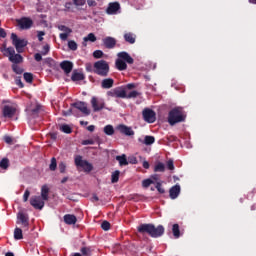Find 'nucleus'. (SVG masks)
I'll use <instances>...</instances> for the list:
<instances>
[{
	"instance_id": "obj_1",
	"label": "nucleus",
	"mask_w": 256,
	"mask_h": 256,
	"mask_svg": "<svg viewBox=\"0 0 256 256\" xmlns=\"http://www.w3.org/2000/svg\"><path fill=\"white\" fill-rule=\"evenodd\" d=\"M186 119L187 112H185V109H183V107H174L168 113V123L169 125H171V127L177 125V123H184Z\"/></svg>"
},
{
	"instance_id": "obj_2",
	"label": "nucleus",
	"mask_w": 256,
	"mask_h": 256,
	"mask_svg": "<svg viewBox=\"0 0 256 256\" xmlns=\"http://www.w3.org/2000/svg\"><path fill=\"white\" fill-rule=\"evenodd\" d=\"M117 57L118 59L116 60L115 65L118 71H126L127 63L128 65H133V63H135L133 57H131V55L125 51L119 52Z\"/></svg>"
},
{
	"instance_id": "obj_3",
	"label": "nucleus",
	"mask_w": 256,
	"mask_h": 256,
	"mask_svg": "<svg viewBox=\"0 0 256 256\" xmlns=\"http://www.w3.org/2000/svg\"><path fill=\"white\" fill-rule=\"evenodd\" d=\"M109 62L105 60H98L93 65V73L99 75V77H108L109 76Z\"/></svg>"
},
{
	"instance_id": "obj_4",
	"label": "nucleus",
	"mask_w": 256,
	"mask_h": 256,
	"mask_svg": "<svg viewBox=\"0 0 256 256\" xmlns=\"http://www.w3.org/2000/svg\"><path fill=\"white\" fill-rule=\"evenodd\" d=\"M106 95L116 99H125L127 97V90H125V86H119L107 91Z\"/></svg>"
},
{
	"instance_id": "obj_5",
	"label": "nucleus",
	"mask_w": 256,
	"mask_h": 256,
	"mask_svg": "<svg viewBox=\"0 0 256 256\" xmlns=\"http://www.w3.org/2000/svg\"><path fill=\"white\" fill-rule=\"evenodd\" d=\"M11 39H12V45H14L17 53H23L25 47H27V43H28L27 40L20 39L15 33L11 34Z\"/></svg>"
},
{
	"instance_id": "obj_6",
	"label": "nucleus",
	"mask_w": 256,
	"mask_h": 256,
	"mask_svg": "<svg viewBox=\"0 0 256 256\" xmlns=\"http://www.w3.org/2000/svg\"><path fill=\"white\" fill-rule=\"evenodd\" d=\"M74 163L76 167L84 169L85 173H91V171H93V164L89 163L87 160H83V156L81 155H77L74 158Z\"/></svg>"
},
{
	"instance_id": "obj_7",
	"label": "nucleus",
	"mask_w": 256,
	"mask_h": 256,
	"mask_svg": "<svg viewBox=\"0 0 256 256\" xmlns=\"http://www.w3.org/2000/svg\"><path fill=\"white\" fill-rule=\"evenodd\" d=\"M17 113V107L13 105H4L2 108V115L5 119H13Z\"/></svg>"
},
{
	"instance_id": "obj_8",
	"label": "nucleus",
	"mask_w": 256,
	"mask_h": 256,
	"mask_svg": "<svg viewBox=\"0 0 256 256\" xmlns=\"http://www.w3.org/2000/svg\"><path fill=\"white\" fill-rule=\"evenodd\" d=\"M8 57L11 63L17 65L18 63H23V56L21 54H15V48L8 47Z\"/></svg>"
},
{
	"instance_id": "obj_9",
	"label": "nucleus",
	"mask_w": 256,
	"mask_h": 256,
	"mask_svg": "<svg viewBox=\"0 0 256 256\" xmlns=\"http://www.w3.org/2000/svg\"><path fill=\"white\" fill-rule=\"evenodd\" d=\"M143 119L146 121V123H155L157 117L155 114V111L149 108H145L142 112Z\"/></svg>"
},
{
	"instance_id": "obj_10",
	"label": "nucleus",
	"mask_w": 256,
	"mask_h": 256,
	"mask_svg": "<svg viewBox=\"0 0 256 256\" xmlns=\"http://www.w3.org/2000/svg\"><path fill=\"white\" fill-rule=\"evenodd\" d=\"M30 205L34 207V209L41 211V209L45 207V200L41 199V196H32L30 198Z\"/></svg>"
},
{
	"instance_id": "obj_11",
	"label": "nucleus",
	"mask_w": 256,
	"mask_h": 256,
	"mask_svg": "<svg viewBox=\"0 0 256 256\" xmlns=\"http://www.w3.org/2000/svg\"><path fill=\"white\" fill-rule=\"evenodd\" d=\"M17 223H20V225H22L24 231H29V215L20 212L17 215Z\"/></svg>"
},
{
	"instance_id": "obj_12",
	"label": "nucleus",
	"mask_w": 256,
	"mask_h": 256,
	"mask_svg": "<svg viewBox=\"0 0 256 256\" xmlns=\"http://www.w3.org/2000/svg\"><path fill=\"white\" fill-rule=\"evenodd\" d=\"M71 107H74V109H78L83 115H90L91 111H89V108L87 107V103L83 101L74 102L71 104Z\"/></svg>"
},
{
	"instance_id": "obj_13",
	"label": "nucleus",
	"mask_w": 256,
	"mask_h": 256,
	"mask_svg": "<svg viewBox=\"0 0 256 256\" xmlns=\"http://www.w3.org/2000/svg\"><path fill=\"white\" fill-rule=\"evenodd\" d=\"M16 21L20 29H31L33 27V20L31 18L22 17Z\"/></svg>"
},
{
	"instance_id": "obj_14",
	"label": "nucleus",
	"mask_w": 256,
	"mask_h": 256,
	"mask_svg": "<svg viewBox=\"0 0 256 256\" xmlns=\"http://www.w3.org/2000/svg\"><path fill=\"white\" fill-rule=\"evenodd\" d=\"M164 234L165 227H163V225H158L157 227H155L152 224V233L150 234V237H152L153 239H157L159 237H163Z\"/></svg>"
},
{
	"instance_id": "obj_15",
	"label": "nucleus",
	"mask_w": 256,
	"mask_h": 256,
	"mask_svg": "<svg viewBox=\"0 0 256 256\" xmlns=\"http://www.w3.org/2000/svg\"><path fill=\"white\" fill-rule=\"evenodd\" d=\"M43 111V106L41 104H35V106L29 110V114L33 119H37V117L43 115Z\"/></svg>"
},
{
	"instance_id": "obj_16",
	"label": "nucleus",
	"mask_w": 256,
	"mask_h": 256,
	"mask_svg": "<svg viewBox=\"0 0 256 256\" xmlns=\"http://www.w3.org/2000/svg\"><path fill=\"white\" fill-rule=\"evenodd\" d=\"M153 224H140L137 227L138 233L141 235H149L151 237Z\"/></svg>"
},
{
	"instance_id": "obj_17",
	"label": "nucleus",
	"mask_w": 256,
	"mask_h": 256,
	"mask_svg": "<svg viewBox=\"0 0 256 256\" xmlns=\"http://www.w3.org/2000/svg\"><path fill=\"white\" fill-rule=\"evenodd\" d=\"M60 68L63 69L66 75H69L73 71V62L64 60L60 63Z\"/></svg>"
},
{
	"instance_id": "obj_18",
	"label": "nucleus",
	"mask_w": 256,
	"mask_h": 256,
	"mask_svg": "<svg viewBox=\"0 0 256 256\" xmlns=\"http://www.w3.org/2000/svg\"><path fill=\"white\" fill-rule=\"evenodd\" d=\"M102 41L106 49H114L115 45H117V40L111 36H107Z\"/></svg>"
},
{
	"instance_id": "obj_19",
	"label": "nucleus",
	"mask_w": 256,
	"mask_h": 256,
	"mask_svg": "<svg viewBox=\"0 0 256 256\" xmlns=\"http://www.w3.org/2000/svg\"><path fill=\"white\" fill-rule=\"evenodd\" d=\"M91 105H92V108L95 112L101 111L102 109L105 108V103L104 102H98L96 97H93L91 99Z\"/></svg>"
},
{
	"instance_id": "obj_20",
	"label": "nucleus",
	"mask_w": 256,
	"mask_h": 256,
	"mask_svg": "<svg viewBox=\"0 0 256 256\" xmlns=\"http://www.w3.org/2000/svg\"><path fill=\"white\" fill-rule=\"evenodd\" d=\"M170 198L177 199L179 197V193H181V186L179 184L174 185L169 190Z\"/></svg>"
},
{
	"instance_id": "obj_21",
	"label": "nucleus",
	"mask_w": 256,
	"mask_h": 256,
	"mask_svg": "<svg viewBox=\"0 0 256 256\" xmlns=\"http://www.w3.org/2000/svg\"><path fill=\"white\" fill-rule=\"evenodd\" d=\"M119 9H121V6L119 5L118 2H113V3H110L107 10H106V13L108 15H114V13H116Z\"/></svg>"
},
{
	"instance_id": "obj_22",
	"label": "nucleus",
	"mask_w": 256,
	"mask_h": 256,
	"mask_svg": "<svg viewBox=\"0 0 256 256\" xmlns=\"http://www.w3.org/2000/svg\"><path fill=\"white\" fill-rule=\"evenodd\" d=\"M115 85V80L113 78H105L101 81V88L102 89H111Z\"/></svg>"
},
{
	"instance_id": "obj_23",
	"label": "nucleus",
	"mask_w": 256,
	"mask_h": 256,
	"mask_svg": "<svg viewBox=\"0 0 256 256\" xmlns=\"http://www.w3.org/2000/svg\"><path fill=\"white\" fill-rule=\"evenodd\" d=\"M119 131H120V133H123V135H127L128 137L135 135V131H133V129L131 127H128L125 125H120Z\"/></svg>"
},
{
	"instance_id": "obj_24",
	"label": "nucleus",
	"mask_w": 256,
	"mask_h": 256,
	"mask_svg": "<svg viewBox=\"0 0 256 256\" xmlns=\"http://www.w3.org/2000/svg\"><path fill=\"white\" fill-rule=\"evenodd\" d=\"M64 223H66V225H75V223H77V216L73 214L64 215Z\"/></svg>"
},
{
	"instance_id": "obj_25",
	"label": "nucleus",
	"mask_w": 256,
	"mask_h": 256,
	"mask_svg": "<svg viewBox=\"0 0 256 256\" xmlns=\"http://www.w3.org/2000/svg\"><path fill=\"white\" fill-rule=\"evenodd\" d=\"M139 143H142L143 145H153L155 143V138L153 136H145L144 140L139 138L138 139Z\"/></svg>"
},
{
	"instance_id": "obj_26",
	"label": "nucleus",
	"mask_w": 256,
	"mask_h": 256,
	"mask_svg": "<svg viewBox=\"0 0 256 256\" xmlns=\"http://www.w3.org/2000/svg\"><path fill=\"white\" fill-rule=\"evenodd\" d=\"M87 41H90L91 43H95V41H97V36H95L94 33H89L87 35V37H84L83 38V43H82V45L84 47H87Z\"/></svg>"
},
{
	"instance_id": "obj_27",
	"label": "nucleus",
	"mask_w": 256,
	"mask_h": 256,
	"mask_svg": "<svg viewBox=\"0 0 256 256\" xmlns=\"http://www.w3.org/2000/svg\"><path fill=\"white\" fill-rule=\"evenodd\" d=\"M40 197L43 201H49V187L47 185L42 186Z\"/></svg>"
},
{
	"instance_id": "obj_28",
	"label": "nucleus",
	"mask_w": 256,
	"mask_h": 256,
	"mask_svg": "<svg viewBox=\"0 0 256 256\" xmlns=\"http://www.w3.org/2000/svg\"><path fill=\"white\" fill-rule=\"evenodd\" d=\"M124 40L126 43H130V45H133L136 41L135 34L128 32L124 34Z\"/></svg>"
},
{
	"instance_id": "obj_29",
	"label": "nucleus",
	"mask_w": 256,
	"mask_h": 256,
	"mask_svg": "<svg viewBox=\"0 0 256 256\" xmlns=\"http://www.w3.org/2000/svg\"><path fill=\"white\" fill-rule=\"evenodd\" d=\"M116 161L119 162L120 167H125L129 165V161H127V156L122 154L121 156H116Z\"/></svg>"
},
{
	"instance_id": "obj_30",
	"label": "nucleus",
	"mask_w": 256,
	"mask_h": 256,
	"mask_svg": "<svg viewBox=\"0 0 256 256\" xmlns=\"http://www.w3.org/2000/svg\"><path fill=\"white\" fill-rule=\"evenodd\" d=\"M72 81H83L85 79L84 73L73 72L71 76Z\"/></svg>"
},
{
	"instance_id": "obj_31",
	"label": "nucleus",
	"mask_w": 256,
	"mask_h": 256,
	"mask_svg": "<svg viewBox=\"0 0 256 256\" xmlns=\"http://www.w3.org/2000/svg\"><path fill=\"white\" fill-rule=\"evenodd\" d=\"M172 233L175 239H179V237H181V230L179 229V224H173Z\"/></svg>"
},
{
	"instance_id": "obj_32",
	"label": "nucleus",
	"mask_w": 256,
	"mask_h": 256,
	"mask_svg": "<svg viewBox=\"0 0 256 256\" xmlns=\"http://www.w3.org/2000/svg\"><path fill=\"white\" fill-rule=\"evenodd\" d=\"M155 173H165V164L163 162H158L154 167Z\"/></svg>"
},
{
	"instance_id": "obj_33",
	"label": "nucleus",
	"mask_w": 256,
	"mask_h": 256,
	"mask_svg": "<svg viewBox=\"0 0 256 256\" xmlns=\"http://www.w3.org/2000/svg\"><path fill=\"white\" fill-rule=\"evenodd\" d=\"M14 239L16 241H20V239H23V230L21 228L14 229Z\"/></svg>"
},
{
	"instance_id": "obj_34",
	"label": "nucleus",
	"mask_w": 256,
	"mask_h": 256,
	"mask_svg": "<svg viewBox=\"0 0 256 256\" xmlns=\"http://www.w3.org/2000/svg\"><path fill=\"white\" fill-rule=\"evenodd\" d=\"M104 133L105 135H114L115 134V128H113V125H106L104 127Z\"/></svg>"
},
{
	"instance_id": "obj_35",
	"label": "nucleus",
	"mask_w": 256,
	"mask_h": 256,
	"mask_svg": "<svg viewBox=\"0 0 256 256\" xmlns=\"http://www.w3.org/2000/svg\"><path fill=\"white\" fill-rule=\"evenodd\" d=\"M141 93L137 92V90H133L130 93H126L125 99H137Z\"/></svg>"
},
{
	"instance_id": "obj_36",
	"label": "nucleus",
	"mask_w": 256,
	"mask_h": 256,
	"mask_svg": "<svg viewBox=\"0 0 256 256\" xmlns=\"http://www.w3.org/2000/svg\"><path fill=\"white\" fill-rule=\"evenodd\" d=\"M0 169H4V170L9 169V160H8V158H3L0 161Z\"/></svg>"
},
{
	"instance_id": "obj_37",
	"label": "nucleus",
	"mask_w": 256,
	"mask_h": 256,
	"mask_svg": "<svg viewBox=\"0 0 256 256\" xmlns=\"http://www.w3.org/2000/svg\"><path fill=\"white\" fill-rule=\"evenodd\" d=\"M119 175H121V172L119 170H116L112 173L111 181L112 183H117L119 181Z\"/></svg>"
},
{
	"instance_id": "obj_38",
	"label": "nucleus",
	"mask_w": 256,
	"mask_h": 256,
	"mask_svg": "<svg viewBox=\"0 0 256 256\" xmlns=\"http://www.w3.org/2000/svg\"><path fill=\"white\" fill-rule=\"evenodd\" d=\"M12 71H14V73H16V75H21L23 74V68H21L19 65L17 64H13L12 65Z\"/></svg>"
},
{
	"instance_id": "obj_39",
	"label": "nucleus",
	"mask_w": 256,
	"mask_h": 256,
	"mask_svg": "<svg viewBox=\"0 0 256 256\" xmlns=\"http://www.w3.org/2000/svg\"><path fill=\"white\" fill-rule=\"evenodd\" d=\"M60 131H62V133H72V129H71V126L67 125V124H64L62 126H60Z\"/></svg>"
},
{
	"instance_id": "obj_40",
	"label": "nucleus",
	"mask_w": 256,
	"mask_h": 256,
	"mask_svg": "<svg viewBox=\"0 0 256 256\" xmlns=\"http://www.w3.org/2000/svg\"><path fill=\"white\" fill-rule=\"evenodd\" d=\"M50 171H56L57 169V159L55 157L51 158V163L49 165Z\"/></svg>"
},
{
	"instance_id": "obj_41",
	"label": "nucleus",
	"mask_w": 256,
	"mask_h": 256,
	"mask_svg": "<svg viewBox=\"0 0 256 256\" xmlns=\"http://www.w3.org/2000/svg\"><path fill=\"white\" fill-rule=\"evenodd\" d=\"M24 81H26V83H33V74H31L29 72H25L24 73Z\"/></svg>"
},
{
	"instance_id": "obj_42",
	"label": "nucleus",
	"mask_w": 256,
	"mask_h": 256,
	"mask_svg": "<svg viewBox=\"0 0 256 256\" xmlns=\"http://www.w3.org/2000/svg\"><path fill=\"white\" fill-rule=\"evenodd\" d=\"M1 53H4L5 57H9V48H7V43H3L0 47Z\"/></svg>"
},
{
	"instance_id": "obj_43",
	"label": "nucleus",
	"mask_w": 256,
	"mask_h": 256,
	"mask_svg": "<svg viewBox=\"0 0 256 256\" xmlns=\"http://www.w3.org/2000/svg\"><path fill=\"white\" fill-rule=\"evenodd\" d=\"M101 229H103V231H109L111 229V223H109L107 220L103 221L101 224Z\"/></svg>"
},
{
	"instance_id": "obj_44",
	"label": "nucleus",
	"mask_w": 256,
	"mask_h": 256,
	"mask_svg": "<svg viewBox=\"0 0 256 256\" xmlns=\"http://www.w3.org/2000/svg\"><path fill=\"white\" fill-rule=\"evenodd\" d=\"M68 48L71 51H77V42H75L74 40L68 41Z\"/></svg>"
},
{
	"instance_id": "obj_45",
	"label": "nucleus",
	"mask_w": 256,
	"mask_h": 256,
	"mask_svg": "<svg viewBox=\"0 0 256 256\" xmlns=\"http://www.w3.org/2000/svg\"><path fill=\"white\" fill-rule=\"evenodd\" d=\"M153 180L151 178L145 179L142 181V186L147 189V187H150L151 185H153Z\"/></svg>"
},
{
	"instance_id": "obj_46",
	"label": "nucleus",
	"mask_w": 256,
	"mask_h": 256,
	"mask_svg": "<svg viewBox=\"0 0 256 256\" xmlns=\"http://www.w3.org/2000/svg\"><path fill=\"white\" fill-rule=\"evenodd\" d=\"M59 31H64V33H73V30L65 25L58 26Z\"/></svg>"
},
{
	"instance_id": "obj_47",
	"label": "nucleus",
	"mask_w": 256,
	"mask_h": 256,
	"mask_svg": "<svg viewBox=\"0 0 256 256\" xmlns=\"http://www.w3.org/2000/svg\"><path fill=\"white\" fill-rule=\"evenodd\" d=\"M59 31H64V33H73V30L65 25L58 26Z\"/></svg>"
},
{
	"instance_id": "obj_48",
	"label": "nucleus",
	"mask_w": 256,
	"mask_h": 256,
	"mask_svg": "<svg viewBox=\"0 0 256 256\" xmlns=\"http://www.w3.org/2000/svg\"><path fill=\"white\" fill-rule=\"evenodd\" d=\"M59 31H64V33H73V30L65 25L58 26Z\"/></svg>"
},
{
	"instance_id": "obj_49",
	"label": "nucleus",
	"mask_w": 256,
	"mask_h": 256,
	"mask_svg": "<svg viewBox=\"0 0 256 256\" xmlns=\"http://www.w3.org/2000/svg\"><path fill=\"white\" fill-rule=\"evenodd\" d=\"M80 251L84 256H91V248L89 247H82Z\"/></svg>"
},
{
	"instance_id": "obj_50",
	"label": "nucleus",
	"mask_w": 256,
	"mask_h": 256,
	"mask_svg": "<svg viewBox=\"0 0 256 256\" xmlns=\"http://www.w3.org/2000/svg\"><path fill=\"white\" fill-rule=\"evenodd\" d=\"M58 169L60 173H65V171H67V164L65 162H60Z\"/></svg>"
},
{
	"instance_id": "obj_51",
	"label": "nucleus",
	"mask_w": 256,
	"mask_h": 256,
	"mask_svg": "<svg viewBox=\"0 0 256 256\" xmlns=\"http://www.w3.org/2000/svg\"><path fill=\"white\" fill-rule=\"evenodd\" d=\"M166 167H167V169H169V171L175 170V164L172 159H170L166 162Z\"/></svg>"
},
{
	"instance_id": "obj_52",
	"label": "nucleus",
	"mask_w": 256,
	"mask_h": 256,
	"mask_svg": "<svg viewBox=\"0 0 256 256\" xmlns=\"http://www.w3.org/2000/svg\"><path fill=\"white\" fill-rule=\"evenodd\" d=\"M93 57H94V59H101V57H103V51L95 50L93 52Z\"/></svg>"
},
{
	"instance_id": "obj_53",
	"label": "nucleus",
	"mask_w": 256,
	"mask_h": 256,
	"mask_svg": "<svg viewBox=\"0 0 256 256\" xmlns=\"http://www.w3.org/2000/svg\"><path fill=\"white\" fill-rule=\"evenodd\" d=\"M73 3L76 7H83L87 3V0H73Z\"/></svg>"
},
{
	"instance_id": "obj_54",
	"label": "nucleus",
	"mask_w": 256,
	"mask_h": 256,
	"mask_svg": "<svg viewBox=\"0 0 256 256\" xmlns=\"http://www.w3.org/2000/svg\"><path fill=\"white\" fill-rule=\"evenodd\" d=\"M31 195V192L29 191V189H26L23 195V201L24 203H27V201H29V196Z\"/></svg>"
},
{
	"instance_id": "obj_55",
	"label": "nucleus",
	"mask_w": 256,
	"mask_h": 256,
	"mask_svg": "<svg viewBox=\"0 0 256 256\" xmlns=\"http://www.w3.org/2000/svg\"><path fill=\"white\" fill-rule=\"evenodd\" d=\"M156 189L159 193H161L163 195V193H165V189L163 188V186L161 185V182H157L156 183Z\"/></svg>"
},
{
	"instance_id": "obj_56",
	"label": "nucleus",
	"mask_w": 256,
	"mask_h": 256,
	"mask_svg": "<svg viewBox=\"0 0 256 256\" xmlns=\"http://www.w3.org/2000/svg\"><path fill=\"white\" fill-rule=\"evenodd\" d=\"M69 35H71L70 33H60L59 37L61 39V41H67V39L69 38Z\"/></svg>"
},
{
	"instance_id": "obj_57",
	"label": "nucleus",
	"mask_w": 256,
	"mask_h": 256,
	"mask_svg": "<svg viewBox=\"0 0 256 256\" xmlns=\"http://www.w3.org/2000/svg\"><path fill=\"white\" fill-rule=\"evenodd\" d=\"M50 51V47H49V44H46L43 46V50H42V55H47Z\"/></svg>"
},
{
	"instance_id": "obj_58",
	"label": "nucleus",
	"mask_w": 256,
	"mask_h": 256,
	"mask_svg": "<svg viewBox=\"0 0 256 256\" xmlns=\"http://www.w3.org/2000/svg\"><path fill=\"white\" fill-rule=\"evenodd\" d=\"M82 145H95V140L93 139L83 140Z\"/></svg>"
},
{
	"instance_id": "obj_59",
	"label": "nucleus",
	"mask_w": 256,
	"mask_h": 256,
	"mask_svg": "<svg viewBox=\"0 0 256 256\" xmlns=\"http://www.w3.org/2000/svg\"><path fill=\"white\" fill-rule=\"evenodd\" d=\"M4 141L8 145H12L13 144V138L11 136H4Z\"/></svg>"
},
{
	"instance_id": "obj_60",
	"label": "nucleus",
	"mask_w": 256,
	"mask_h": 256,
	"mask_svg": "<svg viewBox=\"0 0 256 256\" xmlns=\"http://www.w3.org/2000/svg\"><path fill=\"white\" fill-rule=\"evenodd\" d=\"M64 7H65L64 11H71V7H73V3L72 2H66Z\"/></svg>"
},
{
	"instance_id": "obj_61",
	"label": "nucleus",
	"mask_w": 256,
	"mask_h": 256,
	"mask_svg": "<svg viewBox=\"0 0 256 256\" xmlns=\"http://www.w3.org/2000/svg\"><path fill=\"white\" fill-rule=\"evenodd\" d=\"M34 59L35 61L39 62V61H43V56L41 55V53H36L34 55Z\"/></svg>"
},
{
	"instance_id": "obj_62",
	"label": "nucleus",
	"mask_w": 256,
	"mask_h": 256,
	"mask_svg": "<svg viewBox=\"0 0 256 256\" xmlns=\"http://www.w3.org/2000/svg\"><path fill=\"white\" fill-rule=\"evenodd\" d=\"M16 85H18L21 89H23L24 85L21 81V77L16 78Z\"/></svg>"
},
{
	"instance_id": "obj_63",
	"label": "nucleus",
	"mask_w": 256,
	"mask_h": 256,
	"mask_svg": "<svg viewBox=\"0 0 256 256\" xmlns=\"http://www.w3.org/2000/svg\"><path fill=\"white\" fill-rule=\"evenodd\" d=\"M0 37L2 39H5V37H7V32H5V29L0 27Z\"/></svg>"
},
{
	"instance_id": "obj_64",
	"label": "nucleus",
	"mask_w": 256,
	"mask_h": 256,
	"mask_svg": "<svg viewBox=\"0 0 256 256\" xmlns=\"http://www.w3.org/2000/svg\"><path fill=\"white\" fill-rule=\"evenodd\" d=\"M135 87H136V85L134 83H129L126 85V87H124V89L131 90V89H135Z\"/></svg>"
}]
</instances>
